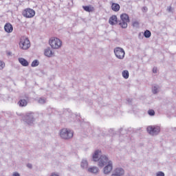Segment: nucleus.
Returning <instances> with one entry per match:
<instances>
[{
  "label": "nucleus",
  "instance_id": "24",
  "mask_svg": "<svg viewBox=\"0 0 176 176\" xmlns=\"http://www.w3.org/2000/svg\"><path fill=\"white\" fill-rule=\"evenodd\" d=\"M122 76L124 79H129V71L127 70H124L122 72Z\"/></svg>",
  "mask_w": 176,
  "mask_h": 176
},
{
  "label": "nucleus",
  "instance_id": "33",
  "mask_svg": "<svg viewBox=\"0 0 176 176\" xmlns=\"http://www.w3.org/2000/svg\"><path fill=\"white\" fill-rule=\"evenodd\" d=\"M167 12H168L169 13H171V12H173V8L170 6L167 8Z\"/></svg>",
  "mask_w": 176,
  "mask_h": 176
},
{
  "label": "nucleus",
  "instance_id": "4",
  "mask_svg": "<svg viewBox=\"0 0 176 176\" xmlns=\"http://www.w3.org/2000/svg\"><path fill=\"white\" fill-rule=\"evenodd\" d=\"M146 130L150 135H159L161 129L160 126L151 125L147 126Z\"/></svg>",
  "mask_w": 176,
  "mask_h": 176
},
{
  "label": "nucleus",
  "instance_id": "12",
  "mask_svg": "<svg viewBox=\"0 0 176 176\" xmlns=\"http://www.w3.org/2000/svg\"><path fill=\"white\" fill-rule=\"evenodd\" d=\"M120 21L118 20V16L116 15H112L110 16L109 19V23L110 25H116V24H119Z\"/></svg>",
  "mask_w": 176,
  "mask_h": 176
},
{
  "label": "nucleus",
  "instance_id": "35",
  "mask_svg": "<svg viewBox=\"0 0 176 176\" xmlns=\"http://www.w3.org/2000/svg\"><path fill=\"white\" fill-rule=\"evenodd\" d=\"M153 74H157V67H153Z\"/></svg>",
  "mask_w": 176,
  "mask_h": 176
},
{
  "label": "nucleus",
  "instance_id": "3",
  "mask_svg": "<svg viewBox=\"0 0 176 176\" xmlns=\"http://www.w3.org/2000/svg\"><path fill=\"white\" fill-rule=\"evenodd\" d=\"M60 136L63 140H70L74 137V131L68 129H63L60 130Z\"/></svg>",
  "mask_w": 176,
  "mask_h": 176
},
{
  "label": "nucleus",
  "instance_id": "8",
  "mask_svg": "<svg viewBox=\"0 0 176 176\" xmlns=\"http://www.w3.org/2000/svg\"><path fill=\"white\" fill-rule=\"evenodd\" d=\"M114 53L116 57H117V58H119V60H123L126 54V52H124V50H123V48L120 47H116L114 49Z\"/></svg>",
  "mask_w": 176,
  "mask_h": 176
},
{
  "label": "nucleus",
  "instance_id": "11",
  "mask_svg": "<svg viewBox=\"0 0 176 176\" xmlns=\"http://www.w3.org/2000/svg\"><path fill=\"white\" fill-rule=\"evenodd\" d=\"M102 153L101 150H96L92 155V162H97L100 160V154Z\"/></svg>",
  "mask_w": 176,
  "mask_h": 176
},
{
  "label": "nucleus",
  "instance_id": "26",
  "mask_svg": "<svg viewBox=\"0 0 176 176\" xmlns=\"http://www.w3.org/2000/svg\"><path fill=\"white\" fill-rule=\"evenodd\" d=\"M148 115H149V116H155V110L153 109H149L148 111Z\"/></svg>",
  "mask_w": 176,
  "mask_h": 176
},
{
  "label": "nucleus",
  "instance_id": "19",
  "mask_svg": "<svg viewBox=\"0 0 176 176\" xmlns=\"http://www.w3.org/2000/svg\"><path fill=\"white\" fill-rule=\"evenodd\" d=\"M44 54L47 57H52L54 54V52H53V51L50 50V47H48L47 49L45 50Z\"/></svg>",
  "mask_w": 176,
  "mask_h": 176
},
{
  "label": "nucleus",
  "instance_id": "20",
  "mask_svg": "<svg viewBox=\"0 0 176 176\" xmlns=\"http://www.w3.org/2000/svg\"><path fill=\"white\" fill-rule=\"evenodd\" d=\"M18 105H19V107H27L28 102L25 99H20L18 102Z\"/></svg>",
  "mask_w": 176,
  "mask_h": 176
},
{
  "label": "nucleus",
  "instance_id": "9",
  "mask_svg": "<svg viewBox=\"0 0 176 176\" xmlns=\"http://www.w3.org/2000/svg\"><path fill=\"white\" fill-rule=\"evenodd\" d=\"M22 14L24 17H26V19H32V17L35 16V10L31 8H26L23 11Z\"/></svg>",
  "mask_w": 176,
  "mask_h": 176
},
{
  "label": "nucleus",
  "instance_id": "31",
  "mask_svg": "<svg viewBox=\"0 0 176 176\" xmlns=\"http://www.w3.org/2000/svg\"><path fill=\"white\" fill-rule=\"evenodd\" d=\"M156 176H164V173L162 171H159L156 173Z\"/></svg>",
  "mask_w": 176,
  "mask_h": 176
},
{
  "label": "nucleus",
  "instance_id": "13",
  "mask_svg": "<svg viewBox=\"0 0 176 176\" xmlns=\"http://www.w3.org/2000/svg\"><path fill=\"white\" fill-rule=\"evenodd\" d=\"M124 169L122 168H116L114 173L111 174V176H124Z\"/></svg>",
  "mask_w": 176,
  "mask_h": 176
},
{
  "label": "nucleus",
  "instance_id": "10",
  "mask_svg": "<svg viewBox=\"0 0 176 176\" xmlns=\"http://www.w3.org/2000/svg\"><path fill=\"white\" fill-rule=\"evenodd\" d=\"M113 168V166L112 161H109L108 164L104 165V167L103 168V173L105 174V175H108V174H110L111 171H112Z\"/></svg>",
  "mask_w": 176,
  "mask_h": 176
},
{
  "label": "nucleus",
  "instance_id": "29",
  "mask_svg": "<svg viewBox=\"0 0 176 176\" xmlns=\"http://www.w3.org/2000/svg\"><path fill=\"white\" fill-rule=\"evenodd\" d=\"M144 33L142 32V33H141V32H140L139 33V34H138V38H139V39H144Z\"/></svg>",
  "mask_w": 176,
  "mask_h": 176
},
{
  "label": "nucleus",
  "instance_id": "16",
  "mask_svg": "<svg viewBox=\"0 0 176 176\" xmlns=\"http://www.w3.org/2000/svg\"><path fill=\"white\" fill-rule=\"evenodd\" d=\"M82 9L85 12H88V13H91L92 12H94V7L91 5L89 6H82Z\"/></svg>",
  "mask_w": 176,
  "mask_h": 176
},
{
  "label": "nucleus",
  "instance_id": "30",
  "mask_svg": "<svg viewBox=\"0 0 176 176\" xmlns=\"http://www.w3.org/2000/svg\"><path fill=\"white\" fill-rule=\"evenodd\" d=\"M126 101H127V102H128V104H129V105H131V102H133V99H131V98H126Z\"/></svg>",
  "mask_w": 176,
  "mask_h": 176
},
{
  "label": "nucleus",
  "instance_id": "32",
  "mask_svg": "<svg viewBox=\"0 0 176 176\" xmlns=\"http://www.w3.org/2000/svg\"><path fill=\"white\" fill-rule=\"evenodd\" d=\"M23 98H24L23 100H26V101L30 100V96L28 95H27V94H25L23 96Z\"/></svg>",
  "mask_w": 176,
  "mask_h": 176
},
{
  "label": "nucleus",
  "instance_id": "23",
  "mask_svg": "<svg viewBox=\"0 0 176 176\" xmlns=\"http://www.w3.org/2000/svg\"><path fill=\"white\" fill-rule=\"evenodd\" d=\"M39 65V60L38 59H36L32 62L31 67H38Z\"/></svg>",
  "mask_w": 176,
  "mask_h": 176
},
{
  "label": "nucleus",
  "instance_id": "22",
  "mask_svg": "<svg viewBox=\"0 0 176 176\" xmlns=\"http://www.w3.org/2000/svg\"><path fill=\"white\" fill-rule=\"evenodd\" d=\"M144 38H148L150 36H152V32H150L149 30H146L143 33Z\"/></svg>",
  "mask_w": 176,
  "mask_h": 176
},
{
  "label": "nucleus",
  "instance_id": "6",
  "mask_svg": "<svg viewBox=\"0 0 176 176\" xmlns=\"http://www.w3.org/2000/svg\"><path fill=\"white\" fill-rule=\"evenodd\" d=\"M108 162H111V160H109V158H108V156L105 155H100V158L98 160V167H100V168H102V167L108 164Z\"/></svg>",
  "mask_w": 176,
  "mask_h": 176
},
{
  "label": "nucleus",
  "instance_id": "27",
  "mask_svg": "<svg viewBox=\"0 0 176 176\" xmlns=\"http://www.w3.org/2000/svg\"><path fill=\"white\" fill-rule=\"evenodd\" d=\"M133 27H135L136 28H138L140 27V23L137 21H133L132 23Z\"/></svg>",
  "mask_w": 176,
  "mask_h": 176
},
{
  "label": "nucleus",
  "instance_id": "34",
  "mask_svg": "<svg viewBox=\"0 0 176 176\" xmlns=\"http://www.w3.org/2000/svg\"><path fill=\"white\" fill-rule=\"evenodd\" d=\"M142 12H148V8L146 6H144L142 8Z\"/></svg>",
  "mask_w": 176,
  "mask_h": 176
},
{
  "label": "nucleus",
  "instance_id": "42",
  "mask_svg": "<svg viewBox=\"0 0 176 176\" xmlns=\"http://www.w3.org/2000/svg\"><path fill=\"white\" fill-rule=\"evenodd\" d=\"M172 131H176V128L175 127L172 128Z\"/></svg>",
  "mask_w": 176,
  "mask_h": 176
},
{
  "label": "nucleus",
  "instance_id": "39",
  "mask_svg": "<svg viewBox=\"0 0 176 176\" xmlns=\"http://www.w3.org/2000/svg\"><path fill=\"white\" fill-rule=\"evenodd\" d=\"M50 176H60L58 174H56L54 173H52Z\"/></svg>",
  "mask_w": 176,
  "mask_h": 176
},
{
  "label": "nucleus",
  "instance_id": "15",
  "mask_svg": "<svg viewBox=\"0 0 176 176\" xmlns=\"http://www.w3.org/2000/svg\"><path fill=\"white\" fill-rule=\"evenodd\" d=\"M19 63L23 66V67H28L30 65V63L27 59L24 58H18Z\"/></svg>",
  "mask_w": 176,
  "mask_h": 176
},
{
  "label": "nucleus",
  "instance_id": "7",
  "mask_svg": "<svg viewBox=\"0 0 176 176\" xmlns=\"http://www.w3.org/2000/svg\"><path fill=\"white\" fill-rule=\"evenodd\" d=\"M19 46L21 49L23 50H27L31 47V43L30 42V39L28 38H23L20 40Z\"/></svg>",
  "mask_w": 176,
  "mask_h": 176
},
{
  "label": "nucleus",
  "instance_id": "17",
  "mask_svg": "<svg viewBox=\"0 0 176 176\" xmlns=\"http://www.w3.org/2000/svg\"><path fill=\"white\" fill-rule=\"evenodd\" d=\"M88 173H91V174H97L100 169L97 166H91L87 169Z\"/></svg>",
  "mask_w": 176,
  "mask_h": 176
},
{
  "label": "nucleus",
  "instance_id": "18",
  "mask_svg": "<svg viewBox=\"0 0 176 176\" xmlns=\"http://www.w3.org/2000/svg\"><path fill=\"white\" fill-rule=\"evenodd\" d=\"M111 9L113 12H119L120 10V5L118 3H112Z\"/></svg>",
  "mask_w": 176,
  "mask_h": 176
},
{
  "label": "nucleus",
  "instance_id": "40",
  "mask_svg": "<svg viewBox=\"0 0 176 176\" xmlns=\"http://www.w3.org/2000/svg\"><path fill=\"white\" fill-rule=\"evenodd\" d=\"M8 56H12V52H9L7 53Z\"/></svg>",
  "mask_w": 176,
  "mask_h": 176
},
{
  "label": "nucleus",
  "instance_id": "2",
  "mask_svg": "<svg viewBox=\"0 0 176 176\" xmlns=\"http://www.w3.org/2000/svg\"><path fill=\"white\" fill-rule=\"evenodd\" d=\"M23 120L29 126H32L34 122H35V117L33 112L27 113L23 117Z\"/></svg>",
  "mask_w": 176,
  "mask_h": 176
},
{
  "label": "nucleus",
  "instance_id": "28",
  "mask_svg": "<svg viewBox=\"0 0 176 176\" xmlns=\"http://www.w3.org/2000/svg\"><path fill=\"white\" fill-rule=\"evenodd\" d=\"M152 91L153 94H157V93H159V91H157V87L154 86L153 87Z\"/></svg>",
  "mask_w": 176,
  "mask_h": 176
},
{
  "label": "nucleus",
  "instance_id": "37",
  "mask_svg": "<svg viewBox=\"0 0 176 176\" xmlns=\"http://www.w3.org/2000/svg\"><path fill=\"white\" fill-rule=\"evenodd\" d=\"M27 167L28 168H32V164H27Z\"/></svg>",
  "mask_w": 176,
  "mask_h": 176
},
{
  "label": "nucleus",
  "instance_id": "36",
  "mask_svg": "<svg viewBox=\"0 0 176 176\" xmlns=\"http://www.w3.org/2000/svg\"><path fill=\"white\" fill-rule=\"evenodd\" d=\"M12 176H20V173H19V172H14V173L12 174Z\"/></svg>",
  "mask_w": 176,
  "mask_h": 176
},
{
  "label": "nucleus",
  "instance_id": "21",
  "mask_svg": "<svg viewBox=\"0 0 176 176\" xmlns=\"http://www.w3.org/2000/svg\"><path fill=\"white\" fill-rule=\"evenodd\" d=\"M89 166V162L86 160H82L80 163V167L82 168H87Z\"/></svg>",
  "mask_w": 176,
  "mask_h": 176
},
{
  "label": "nucleus",
  "instance_id": "14",
  "mask_svg": "<svg viewBox=\"0 0 176 176\" xmlns=\"http://www.w3.org/2000/svg\"><path fill=\"white\" fill-rule=\"evenodd\" d=\"M4 31L8 34H10V32H13V25H11L10 23H7L4 25Z\"/></svg>",
  "mask_w": 176,
  "mask_h": 176
},
{
  "label": "nucleus",
  "instance_id": "1",
  "mask_svg": "<svg viewBox=\"0 0 176 176\" xmlns=\"http://www.w3.org/2000/svg\"><path fill=\"white\" fill-rule=\"evenodd\" d=\"M127 23H130V16L126 14L123 13L120 14V21L118 23V25L121 27V28H127L128 24Z\"/></svg>",
  "mask_w": 176,
  "mask_h": 176
},
{
  "label": "nucleus",
  "instance_id": "41",
  "mask_svg": "<svg viewBox=\"0 0 176 176\" xmlns=\"http://www.w3.org/2000/svg\"><path fill=\"white\" fill-rule=\"evenodd\" d=\"M122 131H123V128H120V134H122Z\"/></svg>",
  "mask_w": 176,
  "mask_h": 176
},
{
  "label": "nucleus",
  "instance_id": "38",
  "mask_svg": "<svg viewBox=\"0 0 176 176\" xmlns=\"http://www.w3.org/2000/svg\"><path fill=\"white\" fill-rule=\"evenodd\" d=\"M0 68H3V62L0 61Z\"/></svg>",
  "mask_w": 176,
  "mask_h": 176
},
{
  "label": "nucleus",
  "instance_id": "25",
  "mask_svg": "<svg viewBox=\"0 0 176 176\" xmlns=\"http://www.w3.org/2000/svg\"><path fill=\"white\" fill-rule=\"evenodd\" d=\"M38 104H45L46 103V99L45 98H40L38 100Z\"/></svg>",
  "mask_w": 176,
  "mask_h": 176
},
{
  "label": "nucleus",
  "instance_id": "5",
  "mask_svg": "<svg viewBox=\"0 0 176 176\" xmlns=\"http://www.w3.org/2000/svg\"><path fill=\"white\" fill-rule=\"evenodd\" d=\"M49 43L52 49H60L63 45V42L58 38H52L49 41Z\"/></svg>",
  "mask_w": 176,
  "mask_h": 176
}]
</instances>
